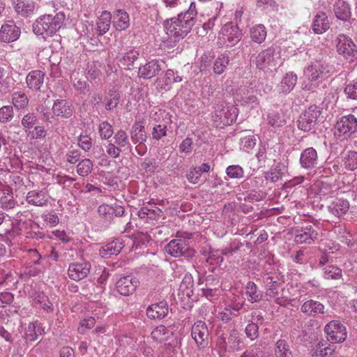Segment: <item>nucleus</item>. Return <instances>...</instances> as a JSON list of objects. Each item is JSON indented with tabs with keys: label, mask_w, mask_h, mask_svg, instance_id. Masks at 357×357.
Listing matches in <instances>:
<instances>
[{
	"label": "nucleus",
	"mask_w": 357,
	"mask_h": 357,
	"mask_svg": "<svg viewBox=\"0 0 357 357\" xmlns=\"http://www.w3.org/2000/svg\"><path fill=\"white\" fill-rule=\"evenodd\" d=\"M257 139L254 135H248L241 138V149L247 153H249L256 145Z\"/></svg>",
	"instance_id": "57"
},
{
	"label": "nucleus",
	"mask_w": 357,
	"mask_h": 357,
	"mask_svg": "<svg viewBox=\"0 0 357 357\" xmlns=\"http://www.w3.org/2000/svg\"><path fill=\"white\" fill-rule=\"evenodd\" d=\"M15 12L24 17L32 15L35 10V4L32 0H15L13 1Z\"/></svg>",
	"instance_id": "26"
},
{
	"label": "nucleus",
	"mask_w": 357,
	"mask_h": 357,
	"mask_svg": "<svg viewBox=\"0 0 357 357\" xmlns=\"http://www.w3.org/2000/svg\"><path fill=\"white\" fill-rule=\"evenodd\" d=\"M325 306L321 302L310 299L303 303L301 311L308 317H318L324 314Z\"/></svg>",
	"instance_id": "24"
},
{
	"label": "nucleus",
	"mask_w": 357,
	"mask_h": 357,
	"mask_svg": "<svg viewBox=\"0 0 357 357\" xmlns=\"http://www.w3.org/2000/svg\"><path fill=\"white\" fill-rule=\"evenodd\" d=\"M285 171V165L282 162H278L273 168L265 173V180L271 183H275L282 179Z\"/></svg>",
	"instance_id": "34"
},
{
	"label": "nucleus",
	"mask_w": 357,
	"mask_h": 357,
	"mask_svg": "<svg viewBox=\"0 0 357 357\" xmlns=\"http://www.w3.org/2000/svg\"><path fill=\"white\" fill-rule=\"evenodd\" d=\"M275 357H293L290 346L285 340L280 339L275 345Z\"/></svg>",
	"instance_id": "45"
},
{
	"label": "nucleus",
	"mask_w": 357,
	"mask_h": 357,
	"mask_svg": "<svg viewBox=\"0 0 357 357\" xmlns=\"http://www.w3.org/2000/svg\"><path fill=\"white\" fill-rule=\"evenodd\" d=\"M182 79V77L178 75L177 71L175 72L172 69H168L162 78L163 84L162 88L165 90H169L173 84L181 82Z\"/></svg>",
	"instance_id": "44"
},
{
	"label": "nucleus",
	"mask_w": 357,
	"mask_h": 357,
	"mask_svg": "<svg viewBox=\"0 0 357 357\" xmlns=\"http://www.w3.org/2000/svg\"><path fill=\"white\" fill-rule=\"evenodd\" d=\"M164 63L162 60L152 59L138 68L137 75L139 78L150 79L160 73Z\"/></svg>",
	"instance_id": "12"
},
{
	"label": "nucleus",
	"mask_w": 357,
	"mask_h": 357,
	"mask_svg": "<svg viewBox=\"0 0 357 357\" xmlns=\"http://www.w3.org/2000/svg\"><path fill=\"white\" fill-rule=\"evenodd\" d=\"M342 275V270L337 266L331 265L324 268V276L327 280H337Z\"/></svg>",
	"instance_id": "54"
},
{
	"label": "nucleus",
	"mask_w": 357,
	"mask_h": 357,
	"mask_svg": "<svg viewBox=\"0 0 357 357\" xmlns=\"http://www.w3.org/2000/svg\"><path fill=\"white\" fill-rule=\"evenodd\" d=\"M350 207L348 200L342 198L335 199L329 206L328 211L337 218H341L347 214Z\"/></svg>",
	"instance_id": "25"
},
{
	"label": "nucleus",
	"mask_w": 357,
	"mask_h": 357,
	"mask_svg": "<svg viewBox=\"0 0 357 357\" xmlns=\"http://www.w3.org/2000/svg\"><path fill=\"white\" fill-rule=\"evenodd\" d=\"M98 213L101 218H102L107 223H113L115 225L119 224V220L112 218V206L108 204L100 205L98 208Z\"/></svg>",
	"instance_id": "49"
},
{
	"label": "nucleus",
	"mask_w": 357,
	"mask_h": 357,
	"mask_svg": "<svg viewBox=\"0 0 357 357\" xmlns=\"http://www.w3.org/2000/svg\"><path fill=\"white\" fill-rule=\"evenodd\" d=\"M91 268V264L88 261L71 263L68 269V277L73 280L79 281L86 278Z\"/></svg>",
	"instance_id": "17"
},
{
	"label": "nucleus",
	"mask_w": 357,
	"mask_h": 357,
	"mask_svg": "<svg viewBox=\"0 0 357 357\" xmlns=\"http://www.w3.org/2000/svg\"><path fill=\"white\" fill-rule=\"evenodd\" d=\"M139 282L138 279L132 275L121 277L116 282V291L123 296L132 294L138 287Z\"/></svg>",
	"instance_id": "14"
},
{
	"label": "nucleus",
	"mask_w": 357,
	"mask_h": 357,
	"mask_svg": "<svg viewBox=\"0 0 357 357\" xmlns=\"http://www.w3.org/2000/svg\"><path fill=\"white\" fill-rule=\"evenodd\" d=\"M266 121L267 124L272 128V130L274 131L283 127L287 123L284 114L281 109L268 110L266 114Z\"/></svg>",
	"instance_id": "23"
},
{
	"label": "nucleus",
	"mask_w": 357,
	"mask_h": 357,
	"mask_svg": "<svg viewBox=\"0 0 357 357\" xmlns=\"http://www.w3.org/2000/svg\"><path fill=\"white\" fill-rule=\"evenodd\" d=\"M227 342L232 349L240 350L241 349L242 341L239 337L238 332L236 330L233 329L229 331Z\"/></svg>",
	"instance_id": "58"
},
{
	"label": "nucleus",
	"mask_w": 357,
	"mask_h": 357,
	"mask_svg": "<svg viewBox=\"0 0 357 357\" xmlns=\"http://www.w3.org/2000/svg\"><path fill=\"white\" fill-rule=\"evenodd\" d=\"M335 16L340 20L346 21L351 16L349 4L344 0H337L333 5Z\"/></svg>",
	"instance_id": "31"
},
{
	"label": "nucleus",
	"mask_w": 357,
	"mask_h": 357,
	"mask_svg": "<svg viewBox=\"0 0 357 357\" xmlns=\"http://www.w3.org/2000/svg\"><path fill=\"white\" fill-rule=\"evenodd\" d=\"M14 118V109L11 105H4L0 108V122L8 123Z\"/></svg>",
	"instance_id": "56"
},
{
	"label": "nucleus",
	"mask_w": 357,
	"mask_h": 357,
	"mask_svg": "<svg viewBox=\"0 0 357 357\" xmlns=\"http://www.w3.org/2000/svg\"><path fill=\"white\" fill-rule=\"evenodd\" d=\"M38 122V114L33 112L25 114L21 119V125L25 132L31 135V130Z\"/></svg>",
	"instance_id": "43"
},
{
	"label": "nucleus",
	"mask_w": 357,
	"mask_h": 357,
	"mask_svg": "<svg viewBox=\"0 0 357 357\" xmlns=\"http://www.w3.org/2000/svg\"><path fill=\"white\" fill-rule=\"evenodd\" d=\"M191 336L199 349L208 347L209 344V331L204 321L199 320L192 325Z\"/></svg>",
	"instance_id": "9"
},
{
	"label": "nucleus",
	"mask_w": 357,
	"mask_h": 357,
	"mask_svg": "<svg viewBox=\"0 0 357 357\" xmlns=\"http://www.w3.org/2000/svg\"><path fill=\"white\" fill-rule=\"evenodd\" d=\"M26 226L24 231V236L28 238L40 239L44 237V234L38 224L29 220L26 222Z\"/></svg>",
	"instance_id": "38"
},
{
	"label": "nucleus",
	"mask_w": 357,
	"mask_h": 357,
	"mask_svg": "<svg viewBox=\"0 0 357 357\" xmlns=\"http://www.w3.org/2000/svg\"><path fill=\"white\" fill-rule=\"evenodd\" d=\"M297 82V75L293 72L287 73L282 79L278 86L280 93H288L293 90Z\"/></svg>",
	"instance_id": "35"
},
{
	"label": "nucleus",
	"mask_w": 357,
	"mask_h": 357,
	"mask_svg": "<svg viewBox=\"0 0 357 357\" xmlns=\"http://www.w3.org/2000/svg\"><path fill=\"white\" fill-rule=\"evenodd\" d=\"M114 144L123 149H130L131 144L129 141L126 132L123 130H119L115 132L114 137Z\"/></svg>",
	"instance_id": "50"
},
{
	"label": "nucleus",
	"mask_w": 357,
	"mask_h": 357,
	"mask_svg": "<svg viewBox=\"0 0 357 357\" xmlns=\"http://www.w3.org/2000/svg\"><path fill=\"white\" fill-rule=\"evenodd\" d=\"M335 350L334 344H331L327 341H321L317 345L315 354L317 357H331Z\"/></svg>",
	"instance_id": "46"
},
{
	"label": "nucleus",
	"mask_w": 357,
	"mask_h": 357,
	"mask_svg": "<svg viewBox=\"0 0 357 357\" xmlns=\"http://www.w3.org/2000/svg\"><path fill=\"white\" fill-rule=\"evenodd\" d=\"M335 135L347 139L357 131V118L353 114L343 116L335 126Z\"/></svg>",
	"instance_id": "6"
},
{
	"label": "nucleus",
	"mask_w": 357,
	"mask_h": 357,
	"mask_svg": "<svg viewBox=\"0 0 357 357\" xmlns=\"http://www.w3.org/2000/svg\"><path fill=\"white\" fill-rule=\"evenodd\" d=\"M226 174L231 178L239 179L244 176V170L240 165H232L227 167Z\"/></svg>",
	"instance_id": "59"
},
{
	"label": "nucleus",
	"mask_w": 357,
	"mask_h": 357,
	"mask_svg": "<svg viewBox=\"0 0 357 357\" xmlns=\"http://www.w3.org/2000/svg\"><path fill=\"white\" fill-rule=\"evenodd\" d=\"M344 165L348 170L356 169L357 168V151H348L344 158Z\"/></svg>",
	"instance_id": "55"
},
{
	"label": "nucleus",
	"mask_w": 357,
	"mask_h": 357,
	"mask_svg": "<svg viewBox=\"0 0 357 357\" xmlns=\"http://www.w3.org/2000/svg\"><path fill=\"white\" fill-rule=\"evenodd\" d=\"M111 206L112 218H114L116 220H119V224L121 222L125 223L122 229H119V230H121L122 233L130 232L132 225L130 221V217H127V213L124 207L118 204Z\"/></svg>",
	"instance_id": "22"
},
{
	"label": "nucleus",
	"mask_w": 357,
	"mask_h": 357,
	"mask_svg": "<svg viewBox=\"0 0 357 357\" xmlns=\"http://www.w3.org/2000/svg\"><path fill=\"white\" fill-rule=\"evenodd\" d=\"M111 20L112 15L110 12L104 10L97 22L96 30L99 36H102L109 31Z\"/></svg>",
	"instance_id": "40"
},
{
	"label": "nucleus",
	"mask_w": 357,
	"mask_h": 357,
	"mask_svg": "<svg viewBox=\"0 0 357 357\" xmlns=\"http://www.w3.org/2000/svg\"><path fill=\"white\" fill-rule=\"evenodd\" d=\"M321 114V109L315 105H310L297 121L298 128L304 132H309L317 124Z\"/></svg>",
	"instance_id": "5"
},
{
	"label": "nucleus",
	"mask_w": 357,
	"mask_h": 357,
	"mask_svg": "<svg viewBox=\"0 0 357 357\" xmlns=\"http://www.w3.org/2000/svg\"><path fill=\"white\" fill-rule=\"evenodd\" d=\"M330 28V22L326 14L319 12L314 17L312 29L317 34H321Z\"/></svg>",
	"instance_id": "27"
},
{
	"label": "nucleus",
	"mask_w": 357,
	"mask_h": 357,
	"mask_svg": "<svg viewBox=\"0 0 357 357\" xmlns=\"http://www.w3.org/2000/svg\"><path fill=\"white\" fill-rule=\"evenodd\" d=\"M130 138L134 144H144L147 139L144 126L139 122H135L130 130Z\"/></svg>",
	"instance_id": "33"
},
{
	"label": "nucleus",
	"mask_w": 357,
	"mask_h": 357,
	"mask_svg": "<svg viewBox=\"0 0 357 357\" xmlns=\"http://www.w3.org/2000/svg\"><path fill=\"white\" fill-rule=\"evenodd\" d=\"M318 238L317 229L311 225H307L296 230L294 241L298 244H311Z\"/></svg>",
	"instance_id": "19"
},
{
	"label": "nucleus",
	"mask_w": 357,
	"mask_h": 357,
	"mask_svg": "<svg viewBox=\"0 0 357 357\" xmlns=\"http://www.w3.org/2000/svg\"><path fill=\"white\" fill-rule=\"evenodd\" d=\"M333 68V66L326 63L323 59L319 58L312 60L304 70V73L311 84L306 85L304 89L314 91L315 86L312 82H319V79L329 74Z\"/></svg>",
	"instance_id": "3"
},
{
	"label": "nucleus",
	"mask_w": 357,
	"mask_h": 357,
	"mask_svg": "<svg viewBox=\"0 0 357 357\" xmlns=\"http://www.w3.org/2000/svg\"><path fill=\"white\" fill-rule=\"evenodd\" d=\"M335 43L337 52L344 59H352L356 56L357 46L349 36L343 33L339 34Z\"/></svg>",
	"instance_id": "8"
},
{
	"label": "nucleus",
	"mask_w": 357,
	"mask_h": 357,
	"mask_svg": "<svg viewBox=\"0 0 357 357\" xmlns=\"http://www.w3.org/2000/svg\"><path fill=\"white\" fill-rule=\"evenodd\" d=\"M21 36V29L13 21H8L0 29V41L11 43L17 40Z\"/></svg>",
	"instance_id": "13"
},
{
	"label": "nucleus",
	"mask_w": 357,
	"mask_h": 357,
	"mask_svg": "<svg viewBox=\"0 0 357 357\" xmlns=\"http://www.w3.org/2000/svg\"><path fill=\"white\" fill-rule=\"evenodd\" d=\"M196 20H193L192 16L190 17L189 15L181 13L177 17L166 20L164 22V26L167 34L173 38L174 41H178L184 38L190 32Z\"/></svg>",
	"instance_id": "1"
},
{
	"label": "nucleus",
	"mask_w": 357,
	"mask_h": 357,
	"mask_svg": "<svg viewBox=\"0 0 357 357\" xmlns=\"http://www.w3.org/2000/svg\"><path fill=\"white\" fill-rule=\"evenodd\" d=\"M123 248L122 241L116 239L100 250V255L105 258L118 255Z\"/></svg>",
	"instance_id": "32"
},
{
	"label": "nucleus",
	"mask_w": 357,
	"mask_h": 357,
	"mask_svg": "<svg viewBox=\"0 0 357 357\" xmlns=\"http://www.w3.org/2000/svg\"><path fill=\"white\" fill-rule=\"evenodd\" d=\"M45 73L36 70L31 71L26 77L28 87L31 90L38 91L44 82Z\"/></svg>",
	"instance_id": "29"
},
{
	"label": "nucleus",
	"mask_w": 357,
	"mask_h": 357,
	"mask_svg": "<svg viewBox=\"0 0 357 357\" xmlns=\"http://www.w3.org/2000/svg\"><path fill=\"white\" fill-rule=\"evenodd\" d=\"M29 99L26 94L22 91H15L12 93V102L16 109L20 110L26 108Z\"/></svg>",
	"instance_id": "47"
},
{
	"label": "nucleus",
	"mask_w": 357,
	"mask_h": 357,
	"mask_svg": "<svg viewBox=\"0 0 357 357\" xmlns=\"http://www.w3.org/2000/svg\"><path fill=\"white\" fill-rule=\"evenodd\" d=\"M27 252L29 259L28 261H26V264H30V266H44L43 264V261L45 259V257H43L36 249H29L28 250Z\"/></svg>",
	"instance_id": "52"
},
{
	"label": "nucleus",
	"mask_w": 357,
	"mask_h": 357,
	"mask_svg": "<svg viewBox=\"0 0 357 357\" xmlns=\"http://www.w3.org/2000/svg\"><path fill=\"white\" fill-rule=\"evenodd\" d=\"M114 26L118 31L126 30L130 26V17L123 10H118L114 15Z\"/></svg>",
	"instance_id": "36"
},
{
	"label": "nucleus",
	"mask_w": 357,
	"mask_h": 357,
	"mask_svg": "<svg viewBox=\"0 0 357 357\" xmlns=\"http://www.w3.org/2000/svg\"><path fill=\"white\" fill-rule=\"evenodd\" d=\"M344 92L348 98L357 100V79L347 84L344 89Z\"/></svg>",
	"instance_id": "62"
},
{
	"label": "nucleus",
	"mask_w": 357,
	"mask_h": 357,
	"mask_svg": "<svg viewBox=\"0 0 357 357\" xmlns=\"http://www.w3.org/2000/svg\"><path fill=\"white\" fill-rule=\"evenodd\" d=\"M65 20L63 12L41 15L33 23V31L38 36H52L63 26Z\"/></svg>",
	"instance_id": "2"
},
{
	"label": "nucleus",
	"mask_w": 357,
	"mask_h": 357,
	"mask_svg": "<svg viewBox=\"0 0 357 357\" xmlns=\"http://www.w3.org/2000/svg\"><path fill=\"white\" fill-rule=\"evenodd\" d=\"M52 109L54 116L68 119L73 115L74 107L66 99H56L53 103Z\"/></svg>",
	"instance_id": "21"
},
{
	"label": "nucleus",
	"mask_w": 357,
	"mask_h": 357,
	"mask_svg": "<svg viewBox=\"0 0 357 357\" xmlns=\"http://www.w3.org/2000/svg\"><path fill=\"white\" fill-rule=\"evenodd\" d=\"M250 36L252 41L257 44H261L266 38V28L263 24H256L250 28Z\"/></svg>",
	"instance_id": "41"
},
{
	"label": "nucleus",
	"mask_w": 357,
	"mask_h": 357,
	"mask_svg": "<svg viewBox=\"0 0 357 357\" xmlns=\"http://www.w3.org/2000/svg\"><path fill=\"white\" fill-rule=\"evenodd\" d=\"M268 149L266 144H260L258 151L256 154V158L260 166L264 165L266 160L268 159Z\"/></svg>",
	"instance_id": "64"
},
{
	"label": "nucleus",
	"mask_w": 357,
	"mask_h": 357,
	"mask_svg": "<svg viewBox=\"0 0 357 357\" xmlns=\"http://www.w3.org/2000/svg\"><path fill=\"white\" fill-rule=\"evenodd\" d=\"M299 164L306 170L317 167L319 164V156L317 150L313 147L305 149L300 155Z\"/></svg>",
	"instance_id": "18"
},
{
	"label": "nucleus",
	"mask_w": 357,
	"mask_h": 357,
	"mask_svg": "<svg viewBox=\"0 0 357 357\" xmlns=\"http://www.w3.org/2000/svg\"><path fill=\"white\" fill-rule=\"evenodd\" d=\"M165 249L166 252L173 257H183L191 259L195 254V250L190 248L186 238L173 239L166 245Z\"/></svg>",
	"instance_id": "4"
},
{
	"label": "nucleus",
	"mask_w": 357,
	"mask_h": 357,
	"mask_svg": "<svg viewBox=\"0 0 357 357\" xmlns=\"http://www.w3.org/2000/svg\"><path fill=\"white\" fill-rule=\"evenodd\" d=\"M98 130L100 136L102 139H108L114 133L112 125L107 121H103L100 123Z\"/></svg>",
	"instance_id": "60"
},
{
	"label": "nucleus",
	"mask_w": 357,
	"mask_h": 357,
	"mask_svg": "<svg viewBox=\"0 0 357 357\" xmlns=\"http://www.w3.org/2000/svg\"><path fill=\"white\" fill-rule=\"evenodd\" d=\"M139 52L134 47L125 50L116 56L117 64L121 68L130 70L135 62L139 59Z\"/></svg>",
	"instance_id": "15"
},
{
	"label": "nucleus",
	"mask_w": 357,
	"mask_h": 357,
	"mask_svg": "<svg viewBox=\"0 0 357 357\" xmlns=\"http://www.w3.org/2000/svg\"><path fill=\"white\" fill-rule=\"evenodd\" d=\"M168 312L167 302L164 300L149 305L146 310L148 318L153 320L162 319L168 314Z\"/></svg>",
	"instance_id": "20"
},
{
	"label": "nucleus",
	"mask_w": 357,
	"mask_h": 357,
	"mask_svg": "<svg viewBox=\"0 0 357 357\" xmlns=\"http://www.w3.org/2000/svg\"><path fill=\"white\" fill-rule=\"evenodd\" d=\"M229 63V57L227 54L224 53L219 55L213 63V70L214 73L216 75L222 74Z\"/></svg>",
	"instance_id": "48"
},
{
	"label": "nucleus",
	"mask_w": 357,
	"mask_h": 357,
	"mask_svg": "<svg viewBox=\"0 0 357 357\" xmlns=\"http://www.w3.org/2000/svg\"><path fill=\"white\" fill-rule=\"evenodd\" d=\"M93 167V162L90 159L85 158L77 165V172L81 176H86L91 172Z\"/></svg>",
	"instance_id": "53"
},
{
	"label": "nucleus",
	"mask_w": 357,
	"mask_h": 357,
	"mask_svg": "<svg viewBox=\"0 0 357 357\" xmlns=\"http://www.w3.org/2000/svg\"><path fill=\"white\" fill-rule=\"evenodd\" d=\"M222 39L227 46L233 47L236 45L242 38L241 29L231 22L227 23L222 29Z\"/></svg>",
	"instance_id": "16"
},
{
	"label": "nucleus",
	"mask_w": 357,
	"mask_h": 357,
	"mask_svg": "<svg viewBox=\"0 0 357 357\" xmlns=\"http://www.w3.org/2000/svg\"><path fill=\"white\" fill-rule=\"evenodd\" d=\"M194 280L190 273H186L183 277L179 291L183 296L191 298L193 296Z\"/></svg>",
	"instance_id": "42"
},
{
	"label": "nucleus",
	"mask_w": 357,
	"mask_h": 357,
	"mask_svg": "<svg viewBox=\"0 0 357 357\" xmlns=\"http://www.w3.org/2000/svg\"><path fill=\"white\" fill-rule=\"evenodd\" d=\"M245 333L246 337L251 341L256 340L259 337V326L257 323H249L245 328Z\"/></svg>",
	"instance_id": "61"
},
{
	"label": "nucleus",
	"mask_w": 357,
	"mask_h": 357,
	"mask_svg": "<svg viewBox=\"0 0 357 357\" xmlns=\"http://www.w3.org/2000/svg\"><path fill=\"white\" fill-rule=\"evenodd\" d=\"M173 335L171 328L160 325L155 328L151 333V337L155 342H162L169 340Z\"/></svg>",
	"instance_id": "37"
},
{
	"label": "nucleus",
	"mask_w": 357,
	"mask_h": 357,
	"mask_svg": "<svg viewBox=\"0 0 357 357\" xmlns=\"http://www.w3.org/2000/svg\"><path fill=\"white\" fill-rule=\"evenodd\" d=\"M276 50L273 47H268L260 52L255 58V64L258 69L266 70L276 66Z\"/></svg>",
	"instance_id": "11"
},
{
	"label": "nucleus",
	"mask_w": 357,
	"mask_h": 357,
	"mask_svg": "<svg viewBox=\"0 0 357 357\" xmlns=\"http://www.w3.org/2000/svg\"><path fill=\"white\" fill-rule=\"evenodd\" d=\"M75 89L81 93H86L89 91V84L84 79L75 77L73 81Z\"/></svg>",
	"instance_id": "63"
},
{
	"label": "nucleus",
	"mask_w": 357,
	"mask_h": 357,
	"mask_svg": "<svg viewBox=\"0 0 357 357\" xmlns=\"http://www.w3.org/2000/svg\"><path fill=\"white\" fill-rule=\"evenodd\" d=\"M324 331L327 334L328 340L332 343H340L347 338L345 326L338 320H332L324 327Z\"/></svg>",
	"instance_id": "10"
},
{
	"label": "nucleus",
	"mask_w": 357,
	"mask_h": 357,
	"mask_svg": "<svg viewBox=\"0 0 357 357\" xmlns=\"http://www.w3.org/2000/svg\"><path fill=\"white\" fill-rule=\"evenodd\" d=\"M238 115V109L234 105H220L215 112L214 121L218 126H225L232 124Z\"/></svg>",
	"instance_id": "7"
},
{
	"label": "nucleus",
	"mask_w": 357,
	"mask_h": 357,
	"mask_svg": "<svg viewBox=\"0 0 357 357\" xmlns=\"http://www.w3.org/2000/svg\"><path fill=\"white\" fill-rule=\"evenodd\" d=\"M245 294L250 303H259L263 300L264 294L252 281H249L245 286Z\"/></svg>",
	"instance_id": "28"
},
{
	"label": "nucleus",
	"mask_w": 357,
	"mask_h": 357,
	"mask_svg": "<svg viewBox=\"0 0 357 357\" xmlns=\"http://www.w3.org/2000/svg\"><path fill=\"white\" fill-rule=\"evenodd\" d=\"M162 210L159 207L154 205L151 207H142L139 210L137 215L141 219L146 218L150 220H158L162 215Z\"/></svg>",
	"instance_id": "39"
},
{
	"label": "nucleus",
	"mask_w": 357,
	"mask_h": 357,
	"mask_svg": "<svg viewBox=\"0 0 357 357\" xmlns=\"http://www.w3.org/2000/svg\"><path fill=\"white\" fill-rule=\"evenodd\" d=\"M281 283L274 280L273 276H268L266 279V294L269 296H275L278 294V289Z\"/></svg>",
	"instance_id": "51"
},
{
	"label": "nucleus",
	"mask_w": 357,
	"mask_h": 357,
	"mask_svg": "<svg viewBox=\"0 0 357 357\" xmlns=\"http://www.w3.org/2000/svg\"><path fill=\"white\" fill-rule=\"evenodd\" d=\"M26 200L29 204L36 206H43L48 202L47 195L43 190L29 191L26 195Z\"/></svg>",
	"instance_id": "30"
}]
</instances>
